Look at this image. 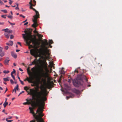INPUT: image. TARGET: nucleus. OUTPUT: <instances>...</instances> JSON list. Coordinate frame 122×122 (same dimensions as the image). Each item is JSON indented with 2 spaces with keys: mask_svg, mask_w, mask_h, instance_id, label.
Here are the masks:
<instances>
[{
  "mask_svg": "<svg viewBox=\"0 0 122 122\" xmlns=\"http://www.w3.org/2000/svg\"><path fill=\"white\" fill-rule=\"evenodd\" d=\"M41 92H37L36 94L34 95V96L36 97V98L34 97V100L36 102H34L32 104L31 106L35 108L38 107V109L36 111V113H35L33 111V109L30 110V113H32L35 119L32 120L30 122H44L42 117L44 116L43 113L44 108L43 105L41 102L40 98Z\"/></svg>",
  "mask_w": 122,
  "mask_h": 122,
  "instance_id": "f257e3e1",
  "label": "nucleus"
},
{
  "mask_svg": "<svg viewBox=\"0 0 122 122\" xmlns=\"http://www.w3.org/2000/svg\"><path fill=\"white\" fill-rule=\"evenodd\" d=\"M24 32L26 34H22L23 37L25 40L26 44L29 46V49L34 48V46H38L39 43L35 35L32 36L31 35V32H29L27 33V31L25 30Z\"/></svg>",
  "mask_w": 122,
  "mask_h": 122,
  "instance_id": "f03ea898",
  "label": "nucleus"
},
{
  "mask_svg": "<svg viewBox=\"0 0 122 122\" xmlns=\"http://www.w3.org/2000/svg\"><path fill=\"white\" fill-rule=\"evenodd\" d=\"M40 51L39 54H38L36 52V53L38 57H39L40 58L38 60L37 59V61H39L41 63L43 64L41 65L39 69L40 73L42 77L44 76L46 74L45 72L44 69L45 70H47V67L46 66L47 64L46 61H45V57H44V56L41 54V53L43 52V49L40 48Z\"/></svg>",
  "mask_w": 122,
  "mask_h": 122,
  "instance_id": "7ed1b4c3",
  "label": "nucleus"
},
{
  "mask_svg": "<svg viewBox=\"0 0 122 122\" xmlns=\"http://www.w3.org/2000/svg\"><path fill=\"white\" fill-rule=\"evenodd\" d=\"M30 90L31 95L33 99H34V97L36 98V97L34 96V95L36 94L37 92H41V97L40 98V100L43 105V107H44L45 104L44 102L47 100V98L46 96L47 95L48 93V92H47L46 90V89H44V93H43L41 91H37L33 89H31Z\"/></svg>",
  "mask_w": 122,
  "mask_h": 122,
  "instance_id": "20e7f679",
  "label": "nucleus"
},
{
  "mask_svg": "<svg viewBox=\"0 0 122 122\" xmlns=\"http://www.w3.org/2000/svg\"><path fill=\"white\" fill-rule=\"evenodd\" d=\"M83 79L86 80V81H87V79L85 76L80 75L79 76H78L76 79L73 80L74 86L76 87H78L82 85V80Z\"/></svg>",
  "mask_w": 122,
  "mask_h": 122,
  "instance_id": "39448f33",
  "label": "nucleus"
},
{
  "mask_svg": "<svg viewBox=\"0 0 122 122\" xmlns=\"http://www.w3.org/2000/svg\"><path fill=\"white\" fill-rule=\"evenodd\" d=\"M30 8L33 9L36 12V15L33 16V18L32 19V21L34 23L32 25V27L35 28L38 25L37 20L38 18L40 17L39 14L38 12L34 8Z\"/></svg>",
  "mask_w": 122,
  "mask_h": 122,
  "instance_id": "423d86ee",
  "label": "nucleus"
},
{
  "mask_svg": "<svg viewBox=\"0 0 122 122\" xmlns=\"http://www.w3.org/2000/svg\"><path fill=\"white\" fill-rule=\"evenodd\" d=\"M27 71L28 74L30 77L29 78L27 77L26 79L24 80V81H25L26 80H27L29 83H33L34 77L32 72L28 69H27Z\"/></svg>",
  "mask_w": 122,
  "mask_h": 122,
  "instance_id": "0eeeda50",
  "label": "nucleus"
},
{
  "mask_svg": "<svg viewBox=\"0 0 122 122\" xmlns=\"http://www.w3.org/2000/svg\"><path fill=\"white\" fill-rule=\"evenodd\" d=\"M41 54L44 56V57H45V61H46V59L49 58L50 55L49 51L47 49L46 50L43 49V52L41 53Z\"/></svg>",
  "mask_w": 122,
  "mask_h": 122,
  "instance_id": "6e6552de",
  "label": "nucleus"
},
{
  "mask_svg": "<svg viewBox=\"0 0 122 122\" xmlns=\"http://www.w3.org/2000/svg\"><path fill=\"white\" fill-rule=\"evenodd\" d=\"M44 41L43 43V44L44 46L45 47L46 46L48 45L49 44L50 45L53 44V42L52 40H49V43L47 41L46 39L44 40Z\"/></svg>",
  "mask_w": 122,
  "mask_h": 122,
  "instance_id": "1a4fd4ad",
  "label": "nucleus"
},
{
  "mask_svg": "<svg viewBox=\"0 0 122 122\" xmlns=\"http://www.w3.org/2000/svg\"><path fill=\"white\" fill-rule=\"evenodd\" d=\"M30 54L34 56L36 58L35 59H37V58L38 57L36 50L34 49H31L30 50Z\"/></svg>",
  "mask_w": 122,
  "mask_h": 122,
  "instance_id": "9d476101",
  "label": "nucleus"
},
{
  "mask_svg": "<svg viewBox=\"0 0 122 122\" xmlns=\"http://www.w3.org/2000/svg\"><path fill=\"white\" fill-rule=\"evenodd\" d=\"M31 0V1L29 3V4H30V6L29 8H32V7L33 6H34L36 5V2L35 1V0H34L33 1V2L34 4H32V3H31L32 0Z\"/></svg>",
  "mask_w": 122,
  "mask_h": 122,
  "instance_id": "9b49d317",
  "label": "nucleus"
},
{
  "mask_svg": "<svg viewBox=\"0 0 122 122\" xmlns=\"http://www.w3.org/2000/svg\"><path fill=\"white\" fill-rule=\"evenodd\" d=\"M72 91L77 94H79L80 93V92L79 90H76L75 89H72Z\"/></svg>",
  "mask_w": 122,
  "mask_h": 122,
  "instance_id": "f8f14e48",
  "label": "nucleus"
},
{
  "mask_svg": "<svg viewBox=\"0 0 122 122\" xmlns=\"http://www.w3.org/2000/svg\"><path fill=\"white\" fill-rule=\"evenodd\" d=\"M38 61H37V59H35L34 61L31 62V64H30V65H32L34 64H36Z\"/></svg>",
  "mask_w": 122,
  "mask_h": 122,
  "instance_id": "ddd939ff",
  "label": "nucleus"
},
{
  "mask_svg": "<svg viewBox=\"0 0 122 122\" xmlns=\"http://www.w3.org/2000/svg\"><path fill=\"white\" fill-rule=\"evenodd\" d=\"M11 54L12 56L14 58H17V56L15 53H14L13 52H12Z\"/></svg>",
  "mask_w": 122,
  "mask_h": 122,
  "instance_id": "4468645a",
  "label": "nucleus"
},
{
  "mask_svg": "<svg viewBox=\"0 0 122 122\" xmlns=\"http://www.w3.org/2000/svg\"><path fill=\"white\" fill-rule=\"evenodd\" d=\"M6 44L8 45L12 46L13 44V42L12 41H10L8 43H7Z\"/></svg>",
  "mask_w": 122,
  "mask_h": 122,
  "instance_id": "2eb2a0df",
  "label": "nucleus"
},
{
  "mask_svg": "<svg viewBox=\"0 0 122 122\" xmlns=\"http://www.w3.org/2000/svg\"><path fill=\"white\" fill-rule=\"evenodd\" d=\"M24 89L28 93V94H29V93H30V95H31V93H30V91H28V92L27 91V90L29 89V88L27 87V86H25V87H24Z\"/></svg>",
  "mask_w": 122,
  "mask_h": 122,
  "instance_id": "dca6fc26",
  "label": "nucleus"
},
{
  "mask_svg": "<svg viewBox=\"0 0 122 122\" xmlns=\"http://www.w3.org/2000/svg\"><path fill=\"white\" fill-rule=\"evenodd\" d=\"M37 36L39 38L40 40H41L42 38V37L43 36L41 35L40 34H39L38 33L37 34Z\"/></svg>",
  "mask_w": 122,
  "mask_h": 122,
  "instance_id": "f3484780",
  "label": "nucleus"
},
{
  "mask_svg": "<svg viewBox=\"0 0 122 122\" xmlns=\"http://www.w3.org/2000/svg\"><path fill=\"white\" fill-rule=\"evenodd\" d=\"M10 60H5L4 61V63L5 65H7L8 64V63Z\"/></svg>",
  "mask_w": 122,
  "mask_h": 122,
  "instance_id": "a211bd4d",
  "label": "nucleus"
},
{
  "mask_svg": "<svg viewBox=\"0 0 122 122\" xmlns=\"http://www.w3.org/2000/svg\"><path fill=\"white\" fill-rule=\"evenodd\" d=\"M4 35L7 38H9V35L7 33H5L4 34Z\"/></svg>",
  "mask_w": 122,
  "mask_h": 122,
  "instance_id": "6ab92c4d",
  "label": "nucleus"
},
{
  "mask_svg": "<svg viewBox=\"0 0 122 122\" xmlns=\"http://www.w3.org/2000/svg\"><path fill=\"white\" fill-rule=\"evenodd\" d=\"M51 85L50 83H48L47 84V87L49 89H50L51 88Z\"/></svg>",
  "mask_w": 122,
  "mask_h": 122,
  "instance_id": "aec40b11",
  "label": "nucleus"
},
{
  "mask_svg": "<svg viewBox=\"0 0 122 122\" xmlns=\"http://www.w3.org/2000/svg\"><path fill=\"white\" fill-rule=\"evenodd\" d=\"M18 4H15V5H12V7H16L15 8H18Z\"/></svg>",
  "mask_w": 122,
  "mask_h": 122,
  "instance_id": "412c9836",
  "label": "nucleus"
},
{
  "mask_svg": "<svg viewBox=\"0 0 122 122\" xmlns=\"http://www.w3.org/2000/svg\"><path fill=\"white\" fill-rule=\"evenodd\" d=\"M5 55V53L4 52H1L0 53V56L2 57L4 56Z\"/></svg>",
  "mask_w": 122,
  "mask_h": 122,
  "instance_id": "4be33fe9",
  "label": "nucleus"
},
{
  "mask_svg": "<svg viewBox=\"0 0 122 122\" xmlns=\"http://www.w3.org/2000/svg\"><path fill=\"white\" fill-rule=\"evenodd\" d=\"M8 103L7 102H5L3 104V105L4 106V107H5L6 106L8 105Z\"/></svg>",
  "mask_w": 122,
  "mask_h": 122,
  "instance_id": "5701e85b",
  "label": "nucleus"
},
{
  "mask_svg": "<svg viewBox=\"0 0 122 122\" xmlns=\"http://www.w3.org/2000/svg\"><path fill=\"white\" fill-rule=\"evenodd\" d=\"M8 78H9V77H8V78H4L3 79L5 81H9V80L8 79Z\"/></svg>",
  "mask_w": 122,
  "mask_h": 122,
  "instance_id": "b1692460",
  "label": "nucleus"
},
{
  "mask_svg": "<svg viewBox=\"0 0 122 122\" xmlns=\"http://www.w3.org/2000/svg\"><path fill=\"white\" fill-rule=\"evenodd\" d=\"M30 102H24V103H23V105H26V104H30Z\"/></svg>",
  "mask_w": 122,
  "mask_h": 122,
  "instance_id": "393cba45",
  "label": "nucleus"
},
{
  "mask_svg": "<svg viewBox=\"0 0 122 122\" xmlns=\"http://www.w3.org/2000/svg\"><path fill=\"white\" fill-rule=\"evenodd\" d=\"M9 71H6V70H4L3 71V73H4L7 74L9 72Z\"/></svg>",
  "mask_w": 122,
  "mask_h": 122,
  "instance_id": "a878e982",
  "label": "nucleus"
},
{
  "mask_svg": "<svg viewBox=\"0 0 122 122\" xmlns=\"http://www.w3.org/2000/svg\"><path fill=\"white\" fill-rule=\"evenodd\" d=\"M1 11L5 13H6L7 12V10H1Z\"/></svg>",
  "mask_w": 122,
  "mask_h": 122,
  "instance_id": "bb28decb",
  "label": "nucleus"
},
{
  "mask_svg": "<svg viewBox=\"0 0 122 122\" xmlns=\"http://www.w3.org/2000/svg\"><path fill=\"white\" fill-rule=\"evenodd\" d=\"M61 73V74H65V72L64 71L62 70Z\"/></svg>",
  "mask_w": 122,
  "mask_h": 122,
  "instance_id": "cd10ccee",
  "label": "nucleus"
},
{
  "mask_svg": "<svg viewBox=\"0 0 122 122\" xmlns=\"http://www.w3.org/2000/svg\"><path fill=\"white\" fill-rule=\"evenodd\" d=\"M15 70L14 69H13V71H12L11 73V75H12V74H13V73H15Z\"/></svg>",
  "mask_w": 122,
  "mask_h": 122,
  "instance_id": "c85d7f7f",
  "label": "nucleus"
},
{
  "mask_svg": "<svg viewBox=\"0 0 122 122\" xmlns=\"http://www.w3.org/2000/svg\"><path fill=\"white\" fill-rule=\"evenodd\" d=\"M8 119L7 118H6V120L8 122H11L13 121V120H8Z\"/></svg>",
  "mask_w": 122,
  "mask_h": 122,
  "instance_id": "c756f323",
  "label": "nucleus"
},
{
  "mask_svg": "<svg viewBox=\"0 0 122 122\" xmlns=\"http://www.w3.org/2000/svg\"><path fill=\"white\" fill-rule=\"evenodd\" d=\"M12 32V30H8V32L7 33L8 34L9 33H11Z\"/></svg>",
  "mask_w": 122,
  "mask_h": 122,
  "instance_id": "7c9ffc66",
  "label": "nucleus"
},
{
  "mask_svg": "<svg viewBox=\"0 0 122 122\" xmlns=\"http://www.w3.org/2000/svg\"><path fill=\"white\" fill-rule=\"evenodd\" d=\"M8 29L6 28V29L3 30H4L5 32H7V33L8 31Z\"/></svg>",
  "mask_w": 122,
  "mask_h": 122,
  "instance_id": "2f4dec72",
  "label": "nucleus"
},
{
  "mask_svg": "<svg viewBox=\"0 0 122 122\" xmlns=\"http://www.w3.org/2000/svg\"><path fill=\"white\" fill-rule=\"evenodd\" d=\"M7 16L8 18L11 19L13 18L12 16V15H8Z\"/></svg>",
  "mask_w": 122,
  "mask_h": 122,
  "instance_id": "473e14b6",
  "label": "nucleus"
},
{
  "mask_svg": "<svg viewBox=\"0 0 122 122\" xmlns=\"http://www.w3.org/2000/svg\"><path fill=\"white\" fill-rule=\"evenodd\" d=\"M10 81L11 84H13L14 83V82L11 79Z\"/></svg>",
  "mask_w": 122,
  "mask_h": 122,
  "instance_id": "72a5a7b5",
  "label": "nucleus"
},
{
  "mask_svg": "<svg viewBox=\"0 0 122 122\" xmlns=\"http://www.w3.org/2000/svg\"><path fill=\"white\" fill-rule=\"evenodd\" d=\"M18 87L19 86L18 84L17 85H16V90H17L18 89Z\"/></svg>",
  "mask_w": 122,
  "mask_h": 122,
  "instance_id": "f704fd0d",
  "label": "nucleus"
},
{
  "mask_svg": "<svg viewBox=\"0 0 122 122\" xmlns=\"http://www.w3.org/2000/svg\"><path fill=\"white\" fill-rule=\"evenodd\" d=\"M71 79H69L68 81V82L69 83H70L71 82Z\"/></svg>",
  "mask_w": 122,
  "mask_h": 122,
  "instance_id": "c9c22d12",
  "label": "nucleus"
},
{
  "mask_svg": "<svg viewBox=\"0 0 122 122\" xmlns=\"http://www.w3.org/2000/svg\"><path fill=\"white\" fill-rule=\"evenodd\" d=\"M10 2H9V4L10 5H11L12 3V1H11V0H9Z\"/></svg>",
  "mask_w": 122,
  "mask_h": 122,
  "instance_id": "e433bc0d",
  "label": "nucleus"
},
{
  "mask_svg": "<svg viewBox=\"0 0 122 122\" xmlns=\"http://www.w3.org/2000/svg\"><path fill=\"white\" fill-rule=\"evenodd\" d=\"M12 77L13 78V79H14V80H15V77L14 76L13 74H12V75H11Z\"/></svg>",
  "mask_w": 122,
  "mask_h": 122,
  "instance_id": "4c0bfd02",
  "label": "nucleus"
},
{
  "mask_svg": "<svg viewBox=\"0 0 122 122\" xmlns=\"http://www.w3.org/2000/svg\"><path fill=\"white\" fill-rule=\"evenodd\" d=\"M20 81L21 82V83L22 84V85H24V84L23 82L21 80H20Z\"/></svg>",
  "mask_w": 122,
  "mask_h": 122,
  "instance_id": "58836bf2",
  "label": "nucleus"
},
{
  "mask_svg": "<svg viewBox=\"0 0 122 122\" xmlns=\"http://www.w3.org/2000/svg\"><path fill=\"white\" fill-rule=\"evenodd\" d=\"M3 48L2 47H0V53L2 52Z\"/></svg>",
  "mask_w": 122,
  "mask_h": 122,
  "instance_id": "ea45409f",
  "label": "nucleus"
},
{
  "mask_svg": "<svg viewBox=\"0 0 122 122\" xmlns=\"http://www.w3.org/2000/svg\"><path fill=\"white\" fill-rule=\"evenodd\" d=\"M33 32L34 33H37V34L38 33L36 31V29H35V30L33 31Z\"/></svg>",
  "mask_w": 122,
  "mask_h": 122,
  "instance_id": "a19ab883",
  "label": "nucleus"
},
{
  "mask_svg": "<svg viewBox=\"0 0 122 122\" xmlns=\"http://www.w3.org/2000/svg\"><path fill=\"white\" fill-rule=\"evenodd\" d=\"M14 38V36L12 35H11L10 36V38L11 39H13Z\"/></svg>",
  "mask_w": 122,
  "mask_h": 122,
  "instance_id": "79ce46f5",
  "label": "nucleus"
},
{
  "mask_svg": "<svg viewBox=\"0 0 122 122\" xmlns=\"http://www.w3.org/2000/svg\"><path fill=\"white\" fill-rule=\"evenodd\" d=\"M35 69V67H33V68H32L31 69V70L33 71H34Z\"/></svg>",
  "mask_w": 122,
  "mask_h": 122,
  "instance_id": "37998d69",
  "label": "nucleus"
},
{
  "mask_svg": "<svg viewBox=\"0 0 122 122\" xmlns=\"http://www.w3.org/2000/svg\"><path fill=\"white\" fill-rule=\"evenodd\" d=\"M9 48L8 46H6L5 47V48L6 50H7Z\"/></svg>",
  "mask_w": 122,
  "mask_h": 122,
  "instance_id": "c03bdc74",
  "label": "nucleus"
},
{
  "mask_svg": "<svg viewBox=\"0 0 122 122\" xmlns=\"http://www.w3.org/2000/svg\"><path fill=\"white\" fill-rule=\"evenodd\" d=\"M8 22L10 23L11 25H15V24L14 23H11L10 22V21H8Z\"/></svg>",
  "mask_w": 122,
  "mask_h": 122,
  "instance_id": "a18cd8bd",
  "label": "nucleus"
},
{
  "mask_svg": "<svg viewBox=\"0 0 122 122\" xmlns=\"http://www.w3.org/2000/svg\"><path fill=\"white\" fill-rule=\"evenodd\" d=\"M12 117L11 116H9L8 118H7L8 119H11Z\"/></svg>",
  "mask_w": 122,
  "mask_h": 122,
  "instance_id": "49530a36",
  "label": "nucleus"
},
{
  "mask_svg": "<svg viewBox=\"0 0 122 122\" xmlns=\"http://www.w3.org/2000/svg\"><path fill=\"white\" fill-rule=\"evenodd\" d=\"M1 16L2 17L4 18L5 19L6 18V17H5V16L4 15H2Z\"/></svg>",
  "mask_w": 122,
  "mask_h": 122,
  "instance_id": "de8ad7c7",
  "label": "nucleus"
},
{
  "mask_svg": "<svg viewBox=\"0 0 122 122\" xmlns=\"http://www.w3.org/2000/svg\"><path fill=\"white\" fill-rule=\"evenodd\" d=\"M25 10H25L23 9L22 8L21 10V11L22 12H24V11H25Z\"/></svg>",
  "mask_w": 122,
  "mask_h": 122,
  "instance_id": "09e8293b",
  "label": "nucleus"
},
{
  "mask_svg": "<svg viewBox=\"0 0 122 122\" xmlns=\"http://www.w3.org/2000/svg\"><path fill=\"white\" fill-rule=\"evenodd\" d=\"M20 16L22 17L23 18H25V16H24L23 15H20Z\"/></svg>",
  "mask_w": 122,
  "mask_h": 122,
  "instance_id": "8fccbe9b",
  "label": "nucleus"
},
{
  "mask_svg": "<svg viewBox=\"0 0 122 122\" xmlns=\"http://www.w3.org/2000/svg\"><path fill=\"white\" fill-rule=\"evenodd\" d=\"M0 3L1 5H3V3L1 0H0Z\"/></svg>",
  "mask_w": 122,
  "mask_h": 122,
  "instance_id": "3c124183",
  "label": "nucleus"
},
{
  "mask_svg": "<svg viewBox=\"0 0 122 122\" xmlns=\"http://www.w3.org/2000/svg\"><path fill=\"white\" fill-rule=\"evenodd\" d=\"M19 70L20 71H23V70L21 69L20 68H19Z\"/></svg>",
  "mask_w": 122,
  "mask_h": 122,
  "instance_id": "603ef678",
  "label": "nucleus"
},
{
  "mask_svg": "<svg viewBox=\"0 0 122 122\" xmlns=\"http://www.w3.org/2000/svg\"><path fill=\"white\" fill-rule=\"evenodd\" d=\"M75 72H77V73H78V71L76 70H75L74 71Z\"/></svg>",
  "mask_w": 122,
  "mask_h": 122,
  "instance_id": "864d4df0",
  "label": "nucleus"
},
{
  "mask_svg": "<svg viewBox=\"0 0 122 122\" xmlns=\"http://www.w3.org/2000/svg\"><path fill=\"white\" fill-rule=\"evenodd\" d=\"M34 108H32L30 107H29V110H31L33 109Z\"/></svg>",
  "mask_w": 122,
  "mask_h": 122,
  "instance_id": "5fc2aeb1",
  "label": "nucleus"
},
{
  "mask_svg": "<svg viewBox=\"0 0 122 122\" xmlns=\"http://www.w3.org/2000/svg\"><path fill=\"white\" fill-rule=\"evenodd\" d=\"M14 90H15V93H16V87H15V88L14 89Z\"/></svg>",
  "mask_w": 122,
  "mask_h": 122,
  "instance_id": "6e6d98bb",
  "label": "nucleus"
},
{
  "mask_svg": "<svg viewBox=\"0 0 122 122\" xmlns=\"http://www.w3.org/2000/svg\"><path fill=\"white\" fill-rule=\"evenodd\" d=\"M28 24V22H26L24 24V25H27Z\"/></svg>",
  "mask_w": 122,
  "mask_h": 122,
  "instance_id": "4d7b16f0",
  "label": "nucleus"
},
{
  "mask_svg": "<svg viewBox=\"0 0 122 122\" xmlns=\"http://www.w3.org/2000/svg\"><path fill=\"white\" fill-rule=\"evenodd\" d=\"M20 50H16V52H18L19 51H20Z\"/></svg>",
  "mask_w": 122,
  "mask_h": 122,
  "instance_id": "13d9d810",
  "label": "nucleus"
},
{
  "mask_svg": "<svg viewBox=\"0 0 122 122\" xmlns=\"http://www.w3.org/2000/svg\"><path fill=\"white\" fill-rule=\"evenodd\" d=\"M4 24V22H0V25H3Z\"/></svg>",
  "mask_w": 122,
  "mask_h": 122,
  "instance_id": "bf43d9fd",
  "label": "nucleus"
},
{
  "mask_svg": "<svg viewBox=\"0 0 122 122\" xmlns=\"http://www.w3.org/2000/svg\"><path fill=\"white\" fill-rule=\"evenodd\" d=\"M7 90H8V89L7 88H6L5 91V93L7 91Z\"/></svg>",
  "mask_w": 122,
  "mask_h": 122,
  "instance_id": "052dcab7",
  "label": "nucleus"
},
{
  "mask_svg": "<svg viewBox=\"0 0 122 122\" xmlns=\"http://www.w3.org/2000/svg\"><path fill=\"white\" fill-rule=\"evenodd\" d=\"M24 92L23 91H22L20 93V94H21L23 93H24Z\"/></svg>",
  "mask_w": 122,
  "mask_h": 122,
  "instance_id": "680f3d73",
  "label": "nucleus"
},
{
  "mask_svg": "<svg viewBox=\"0 0 122 122\" xmlns=\"http://www.w3.org/2000/svg\"><path fill=\"white\" fill-rule=\"evenodd\" d=\"M0 90H3V89L1 86H0Z\"/></svg>",
  "mask_w": 122,
  "mask_h": 122,
  "instance_id": "e2e57ef3",
  "label": "nucleus"
},
{
  "mask_svg": "<svg viewBox=\"0 0 122 122\" xmlns=\"http://www.w3.org/2000/svg\"><path fill=\"white\" fill-rule=\"evenodd\" d=\"M17 44H19V45H20L21 44V43L20 42H18L17 43Z\"/></svg>",
  "mask_w": 122,
  "mask_h": 122,
  "instance_id": "0e129e2a",
  "label": "nucleus"
},
{
  "mask_svg": "<svg viewBox=\"0 0 122 122\" xmlns=\"http://www.w3.org/2000/svg\"><path fill=\"white\" fill-rule=\"evenodd\" d=\"M70 98V97H66V98L67 99H68Z\"/></svg>",
  "mask_w": 122,
  "mask_h": 122,
  "instance_id": "69168bd1",
  "label": "nucleus"
},
{
  "mask_svg": "<svg viewBox=\"0 0 122 122\" xmlns=\"http://www.w3.org/2000/svg\"><path fill=\"white\" fill-rule=\"evenodd\" d=\"M8 59H9V57H7L6 58V59H5V60H8Z\"/></svg>",
  "mask_w": 122,
  "mask_h": 122,
  "instance_id": "338daca9",
  "label": "nucleus"
},
{
  "mask_svg": "<svg viewBox=\"0 0 122 122\" xmlns=\"http://www.w3.org/2000/svg\"><path fill=\"white\" fill-rule=\"evenodd\" d=\"M27 21V20L26 19V20L25 21H23V23H24V22H26V21Z\"/></svg>",
  "mask_w": 122,
  "mask_h": 122,
  "instance_id": "774afa93",
  "label": "nucleus"
}]
</instances>
